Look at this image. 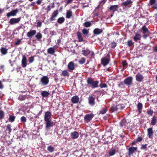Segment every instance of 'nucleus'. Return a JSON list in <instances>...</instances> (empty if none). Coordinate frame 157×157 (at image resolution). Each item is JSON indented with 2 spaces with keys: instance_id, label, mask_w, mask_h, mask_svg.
<instances>
[{
  "instance_id": "obj_1",
  "label": "nucleus",
  "mask_w": 157,
  "mask_h": 157,
  "mask_svg": "<svg viewBox=\"0 0 157 157\" xmlns=\"http://www.w3.org/2000/svg\"><path fill=\"white\" fill-rule=\"evenodd\" d=\"M87 85L89 86H91L93 88H95L98 86L99 81H94L92 79L89 78L87 80Z\"/></svg>"
},
{
  "instance_id": "obj_2",
  "label": "nucleus",
  "mask_w": 157,
  "mask_h": 157,
  "mask_svg": "<svg viewBox=\"0 0 157 157\" xmlns=\"http://www.w3.org/2000/svg\"><path fill=\"white\" fill-rule=\"evenodd\" d=\"M110 61V55L109 54H107L106 57L102 58L101 59V63L104 66L107 65Z\"/></svg>"
},
{
  "instance_id": "obj_3",
  "label": "nucleus",
  "mask_w": 157,
  "mask_h": 157,
  "mask_svg": "<svg viewBox=\"0 0 157 157\" xmlns=\"http://www.w3.org/2000/svg\"><path fill=\"white\" fill-rule=\"evenodd\" d=\"M40 82L42 85H47L49 82V78L47 76H43L40 79Z\"/></svg>"
},
{
  "instance_id": "obj_4",
  "label": "nucleus",
  "mask_w": 157,
  "mask_h": 157,
  "mask_svg": "<svg viewBox=\"0 0 157 157\" xmlns=\"http://www.w3.org/2000/svg\"><path fill=\"white\" fill-rule=\"evenodd\" d=\"M95 98L94 97V95L90 94L88 98V101L89 104L91 106H93L95 104Z\"/></svg>"
},
{
  "instance_id": "obj_5",
  "label": "nucleus",
  "mask_w": 157,
  "mask_h": 157,
  "mask_svg": "<svg viewBox=\"0 0 157 157\" xmlns=\"http://www.w3.org/2000/svg\"><path fill=\"white\" fill-rule=\"evenodd\" d=\"M58 48L57 45L54 46L53 47H50L47 50L48 53L51 55L53 54Z\"/></svg>"
},
{
  "instance_id": "obj_6",
  "label": "nucleus",
  "mask_w": 157,
  "mask_h": 157,
  "mask_svg": "<svg viewBox=\"0 0 157 157\" xmlns=\"http://www.w3.org/2000/svg\"><path fill=\"white\" fill-rule=\"evenodd\" d=\"M94 115L92 113L88 114H86L84 117L85 121L88 122L94 117Z\"/></svg>"
},
{
  "instance_id": "obj_7",
  "label": "nucleus",
  "mask_w": 157,
  "mask_h": 157,
  "mask_svg": "<svg viewBox=\"0 0 157 157\" xmlns=\"http://www.w3.org/2000/svg\"><path fill=\"white\" fill-rule=\"evenodd\" d=\"M149 5L154 9H157V0H150Z\"/></svg>"
},
{
  "instance_id": "obj_8",
  "label": "nucleus",
  "mask_w": 157,
  "mask_h": 157,
  "mask_svg": "<svg viewBox=\"0 0 157 157\" xmlns=\"http://www.w3.org/2000/svg\"><path fill=\"white\" fill-rule=\"evenodd\" d=\"M133 2L131 0H127L122 3V6H127L129 8L131 7Z\"/></svg>"
},
{
  "instance_id": "obj_9",
  "label": "nucleus",
  "mask_w": 157,
  "mask_h": 157,
  "mask_svg": "<svg viewBox=\"0 0 157 157\" xmlns=\"http://www.w3.org/2000/svg\"><path fill=\"white\" fill-rule=\"evenodd\" d=\"M21 19V17L17 18H12L10 19L9 21V23L11 25L17 23L20 21Z\"/></svg>"
},
{
  "instance_id": "obj_10",
  "label": "nucleus",
  "mask_w": 157,
  "mask_h": 157,
  "mask_svg": "<svg viewBox=\"0 0 157 157\" xmlns=\"http://www.w3.org/2000/svg\"><path fill=\"white\" fill-rule=\"evenodd\" d=\"M135 77L136 80L139 82H142L144 78L143 75L139 73L136 75Z\"/></svg>"
},
{
  "instance_id": "obj_11",
  "label": "nucleus",
  "mask_w": 157,
  "mask_h": 157,
  "mask_svg": "<svg viewBox=\"0 0 157 157\" xmlns=\"http://www.w3.org/2000/svg\"><path fill=\"white\" fill-rule=\"evenodd\" d=\"M132 81V77H129L124 79V83L125 84L129 85L131 84Z\"/></svg>"
},
{
  "instance_id": "obj_12",
  "label": "nucleus",
  "mask_w": 157,
  "mask_h": 157,
  "mask_svg": "<svg viewBox=\"0 0 157 157\" xmlns=\"http://www.w3.org/2000/svg\"><path fill=\"white\" fill-rule=\"evenodd\" d=\"M147 136L149 138L152 139L154 134V132L152 128H149L147 129Z\"/></svg>"
},
{
  "instance_id": "obj_13",
  "label": "nucleus",
  "mask_w": 157,
  "mask_h": 157,
  "mask_svg": "<svg viewBox=\"0 0 157 157\" xmlns=\"http://www.w3.org/2000/svg\"><path fill=\"white\" fill-rule=\"evenodd\" d=\"M21 65L23 67H25L27 65V58L25 56H22V58L21 60Z\"/></svg>"
},
{
  "instance_id": "obj_14",
  "label": "nucleus",
  "mask_w": 157,
  "mask_h": 157,
  "mask_svg": "<svg viewBox=\"0 0 157 157\" xmlns=\"http://www.w3.org/2000/svg\"><path fill=\"white\" fill-rule=\"evenodd\" d=\"M18 11V10L17 9L12 10L10 12L7 13L6 16L8 17L11 16H14L17 14Z\"/></svg>"
},
{
  "instance_id": "obj_15",
  "label": "nucleus",
  "mask_w": 157,
  "mask_h": 157,
  "mask_svg": "<svg viewBox=\"0 0 157 157\" xmlns=\"http://www.w3.org/2000/svg\"><path fill=\"white\" fill-rule=\"evenodd\" d=\"M51 116L52 113L51 112L48 111L45 112L44 117V121L49 120L51 118Z\"/></svg>"
},
{
  "instance_id": "obj_16",
  "label": "nucleus",
  "mask_w": 157,
  "mask_h": 157,
  "mask_svg": "<svg viewBox=\"0 0 157 157\" xmlns=\"http://www.w3.org/2000/svg\"><path fill=\"white\" fill-rule=\"evenodd\" d=\"M141 37V35L140 34V31L138 30L135 36L133 37V40L135 42L140 40Z\"/></svg>"
},
{
  "instance_id": "obj_17",
  "label": "nucleus",
  "mask_w": 157,
  "mask_h": 157,
  "mask_svg": "<svg viewBox=\"0 0 157 157\" xmlns=\"http://www.w3.org/2000/svg\"><path fill=\"white\" fill-rule=\"evenodd\" d=\"M46 122V128H49L51 127H52L54 125V123L52 121L50 120L45 121Z\"/></svg>"
},
{
  "instance_id": "obj_18",
  "label": "nucleus",
  "mask_w": 157,
  "mask_h": 157,
  "mask_svg": "<svg viewBox=\"0 0 157 157\" xmlns=\"http://www.w3.org/2000/svg\"><path fill=\"white\" fill-rule=\"evenodd\" d=\"M67 68L71 71L74 70L75 68V63L72 61L70 62L68 64Z\"/></svg>"
},
{
  "instance_id": "obj_19",
  "label": "nucleus",
  "mask_w": 157,
  "mask_h": 157,
  "mask_svg": "<svg viewBox=\"0 0 157 157\" xmlns=\"http://www.w3.org/2000/svg\"><path fill=\"white\" fill-rule=\"evenodd\" d=\"M118 8L119 7L118 5H114L111 6L109 9L110 11L114 13L115 11L117 10Z\"/></svg>"
},
{
  "instance_id": "obj_20",
  "label": "nucleus",
  "mask_w": 157,
  "mask_h": 157,
  "mask_svg": "<svg viewBox=\"0 0 157 157\" xmlns=\"http://www.w3.org/2000/svg\"><path fill=\"white\" fill-rule=\"evenodd\" d=\"M36 33V31L35 30H31L27 34V36L31 38L33 36H34Z\"/></svg>"
},
{
  "instance_id": "obj_21",
  "label": "nucleus",
  "mask_w": 157,
  "mask_h": 157,
  "mask_svg": "<svg viewBox=\"0 0 157 157\" xmlns=\"http://www.w3.org/2000/svg\"><path fill=\"white\" fill-rule=\"evenodd\" d=\"M79 98L77 96L73 97L71 99V102L74 104L78 103L79 101Z\"/></svg>"
},
{
  "instance_id": "obj_22",
  "label": "nucleus",
  "mask_w": 157,
  "mask_h": 157,
  "mask_svg": "<svg viewBox=\"0 0 157 157\" xmlns=\"http://www.w3.org/2000/svg\"><path fill=\"white\" fill-rule=\"evenodd\" d=\"M78 133L77 132L74 131L71 133V136L73 139H77L78 137Z\"/></svg>"
},
{
  "instance_id": "obj_23",
  "label": "nucleus",
  "mask_w": 157,
  "mask_h": 157,
  "mask_svg": "<svg viewBox=\"0 0 157 157\" xmlns=\"http://www.w3.org/2000/svg\"><path fill=\"white\" fill-rule=\"evenodd\" d=\"M90 51L88 49L83 50L82 51V54L85 56H87L90 53Z\"/></svg>"
},
{
  "instance_id": "obj_24",
  "label": "nucleus",
  "mask_w": 157,
  "mask_h": 157,
  "mask_svg": "<svg viewBox=\"0 0 157 157\" xmlns=\"http://www.w3.org/2000/svg\"><path fill=\"white\" fill-rule=\"evenodd\" d=\"M141 31L144 34L150 33L148 29L145 26H144L142 27L141 28Z\"/></svg>"
},
{
  "instance_id": "obj_25",
  "label": "nucleus",
  "mask_w": 157,
  "mask_h": 157,
  "mask_svg": "<svg viewBox=\"0 0 157 157\" xmlns=\"http://www.w3.org/2000/svg\"><path fill=\"white\" fill-rule=\"evenodd\" d=\"M137 150V147H131L128 149V155H130L132 154L135 151H136Z\"/></svg>"
},
{
  "instance_id": "obj_26",
  "label": "nucleus",
  "mask_w": 157,
  "mask_h": 157,
  "mask_svg": "<svg viewBox=\"0 0 157 157\" xmlns=\"http://www.w3.org/2000/svg\"><path fill=\"white\" fill-rule=\"evenodd\" d=\"M58 14V12L57 10L54 11L50 18V20L51 21L55 20V18L57 16Z\"/></svg>"
},
{
  "instance_id": "obj_27",
  "label": "nucleus",
  "mask_w": 157,
  "mask_h": 157,
  "mask_svg": "<svg viewBox=\"0 0 157 157\" xmlns=\"http://www.w3.org/2000/svg\"><path fill=\"white\" fill-rule=\"evenodd\" d=\"M103 32L102 29L98 28L95 29L93 31L95 35H99L101 33Z\"/></svg>"
},
{
  "instance_id": "obj_28",
  "label": "nucleus",
  "mask_w": 157,
  "mask_h": 157,
  "mask_svg": "<svg viewBox=\"0 0 157 157\" xmlns=\"http://www.w3.org/2000/svg\"><path fill=\"white\" fill-rule=\"evenodd\" d=\"M77 35L79 42H81L83 41L82 34L80 32H78Z\"/></svg>"
},
{
  "instance_id": "obj_29",
  "label": "nucleus",
  "mask_w": 157,
  "mask_h": 157,
  "mask_svg": "<svg viewBox=\"0 0 157 157\" xmlns=\"http://www.w3.org/2000/svg\"><path fill=\"white\" fill-rule=\"evenodd\" d=\"M137 107L139 113H141V110L143 108L142 104L141 103L139 102L138 103Z\"/></svg>"
},
{
  "instance_id": "obj_30",
  "label": "nucleus",
  "mask_w": 157,
  "mask_h": 157,
  "mask_svg": "<svg viewBox=\"0 0 157 157\" xmlns=\"http://www.w3.org/2000/svg\"><path fill=\"white\" fill-rule=\"evenodd\" d=\"M72 16V13L71 11L70 10H67L66 13V17L69 19L71 18Z\"/></svg>"
},
{
  "instance_id": "obj_31",
  "label": "nucleus",
  "mask_w": 157,
  "mask_h": 157,
  "mask_svg": "<svg viewBox=\"0 0 157 157\" xmlns=\"http://www.w3.org/2000/svg\"><path fill=\"white\" fill-rule=\"evenodd\" d=\"M49 94L50 93L46 91H42L41 92V96L43 98L48 97Z\"/></svg>"
},
{
  "instance_id": "obj_32",
  "label": "nucleus",
  "mask_w": 157,
  "mask_h": 157,
  "mask_svg": "<svg viewBox=\"0 0 157 157\" xmlns=\"http://www.w3.org/2000/svg\"><path fill=\"white\" fill-rule=\"evenodd\" d=\"M157 121V120L156 117L154 116L151 118V124L152 125H154L156 124Z\"/></svg>"
},
{
  "instance_id": "obj_33",
  "label": "nucleus",
  "mask_w": 157,
  "mask_h": 157,
  "mask_svg": "<svg viewBox=\"0 0 157 157\" xmlns=\"http://www.w3.org/2000/svg\"><path fill=\"white\" fill-rule=\"evenodd\" d=\"M0 52L2 54L5 55L7 53V49L4 47H2Z\"/></svg>"
},
{
  "instance_id": "obj_34",
  "label": "nucleus",
  "mask_w": 157,
  "mask_h": 157,
  "mask_svg": "<svg viewBox=\"0 0 157 157\" xmlns=\"http://www.w3.org/2000/svg\"><path fill=\"white\" fill-rule=\"evenodd\" d=\"M35 37L38 40H40L42 37V35L40 32H39L36 35Z\"/></svg>"
},
{
  "instance_id": "obj_35",
  "label": "nucleus",
  "mask_w": 157,
  "mask_h": 157,
  "mask_svg": "<svg viewBox=\"0 0 157 157\" xmlns=\"http://www.w3.org/2000/svg\"><path fill=\"white\" fill-rule=\"evenodd\" d=\"M55 4L54 2L52 3L51 4V6H48L46 10L48 11H50L51 9L55 7Z\"/></svg>"
},
{
  "instance_id": "obj_36",
  "label": "nucleus",
  "mask_w": 157,
  "mask_h": 157,
  "mask_svg": "<svg viewBox=\"0 0 157 157\" xmlns=\"http://www.w3.org/2000/svg\"><path fill=\"white\" fill-rule=\"evenodd\" d=\"M61 75L64 76H68L69 75V74L67 70H64L62 71Z\"/></svg>"
},
{
  "instance_id": "obj_37",
  "label": "nucleus",
  "mask_w": 157,
  "mask_h": 157,
  "mask_svg": "<svg viewBox=\"0 0 157 157\" xmlns=\"http://www.w3.org/2000/svg\"><path fill=\"white\" fill-rule=\"evenodd\" d=\"M111 109L112 112H113L114 111L117 110L118 109L117 107V105H113Z\"/></svg>"
},
{
  "instance_id": "obj_38",
  "label": "nucleus",
  "mask_w": 157,
  "mask_h": 157,
  "mask_svg": "<svg viewBox=\"0 0 157 157\" xmlns=\"http://www.w3.org/2000/svg\"><path fill=\"white\" fill-rule=\"evenodd\" d=\"M116 150L115 149H111L109 151V154L111 156L114 155L116 153Z\"/></svg>"
},
{
  "instance_id": "obj_39",
  "label": "nucleus",
  "mask_w": 157,
  "mask_h": 157,
  "mask_svg": "<svg viewBox=\"0 0 157 157\" xmlns=\"http://www.w3.org/2000/svg\"><path fill=\"white\" fill-rule=\"evenodd\" d=\"M65 21L64 18L63 17H61L59 18L57 20V22L58 23L61 24L63 23Z\"/></svg>"
},
{
  "instance_id": "obj_40",
  "label": "nucleus",
  "mask_w": 157,
  "mask_h": 157,
  "mask_svg": "<svg viewBox=\"0 0 157 157\" xmlns=\"http://www.w3.org/2000/svg\"><path fill=\"white\" fill-rule=\"evenodd\" d=\"M11 125L10 124H8L6 127V130L9 132V133H10L11 132L12 129L11 128Z\"/></svg>"
},
{
  "instance_id": "obj_41",
  "label": "nucleus",
  "mask_w": 157,
  "mask_h": 157,
  "mask_svg": "<svg viewBox=\"0 0 157 157\" xmlns=\"http://www.w3.org/2000/svg\"><path fill=\"white\" fill-rule=\"evenodd\" d=\"M26 98V96L22 95H20L18 97V99L20 101H23Z\"/></svg>"
},
{
  "instance_id": "obj_42",
  "label": "nucleus",
  "mask_w": 157,
  "mask_h": 157,
  "mask_svg": "<svg viewBox=\"0 0 157 157\" xmlns=\"http://www.w3.org/2000/svg\"><path fill=\"white\" fill-rule=\"evenodd\" d=\"M15 117L13 115H10L9 118V120L11 122H13L15 119Z\"/></svg>"
},
{
  "instance_id": "obj_43",
  "label": "nucleus",
  "mask_w": 157,
  "mask_h": 157,
  "mask_svg": "<svg viewBox=\"0 0 157 157\" xmlns=\"http://www.w3.org/2000/svg\"><path fill=\"white\" fill-rule=\"evenodd\" d=\"M107 111V108L105 107L104 108H103L100 112V113L101 114H104Z\"/></svg>"
},
{
  "instance_id": "obj_44",
  "label": "nucleus",
  "mask_w": 157,
  "mask_h": 157,
  "mask_svg": "<svg viewBox=\"0 0 157 157\" xmlns=\"http://www.w3.org/2000/svg\"><path fill=\"white\" fill-rule=\"evenodd\" d=\"M83 25L86 27H89L91 26V24L90 21H86L83 24Z\"/></svg>"
},
{
  "instance_id": "obj_45",
  "label": "nucleus",
  "mask_w": 157,
  "mask_h": 157,
  "mask_svg": "<svg viewBox=\"0 0 157 157\" xmlns=\"http://www.w3.org/2000/svg\"><path fill=\"white\" fill-rule=\"evenodd\" d=\"M48 150L50 152H53L54 150V148L51 146H48L47 148Z\"/></svg>"
},
{
  "instance_id": "obj_46",
  "label": "nucleus",
  "mask_w": 157,
  "mask_h": 157,
  "mask_svg": "<svg viewBox=\"0 0 157 157\" xmlns=\"http://www.w3.org/2000/svg\"><path fill=\"white\" fill-rule=\"evenodd\" d=\"M82 33L84 35H87L89 33V30L83 29L82 30Z\"/></svg>"
},
{
  "instance_id": "obj_47",
  "label": "nucleus",
  "mask_w": 157,
  "mask_h": 157,
  "mask_svg": "<svg viewBox=\"0 0 157 157\" xmlns=\"http://www.w3.org/2000/svg\"><path fill=\"white\" fill-rule=\"evenodd\" d=\"M153 111L151 109H148L147 113L149 115L152 116L153 113Z\"/></svg>"
},
{
  "instance_id": "obj_48",
  "label": "nucleus",
  "mask_w": 157,
  "mask_h": 157,
  "mask_svg": "<svg viewBox=\"0 0 157 157\" xmlns=\"http://www.w3.org/2000/svg\"><path fill=\"white\" fill-rule=\"evenodd\" d=\"M34 60V57L33 56H31L29 58V63H33Z\"/></svg>"
},
{
  "instance_id": "obj_49",
  "label": "nucleus",
  "mask_w": 157,
  "mask_h": 157,
  "mask_svg": "<svg viewBox=\"0 0 157 157\" xmlns=\"http://www.w3.org/2000/svg\"><path fill=\"white\" fill-rule=\"evenodd\" d=\"M86 61V59L84 58H82L79 61V62L80 64H83Z\"/></svg>"
},
{
  "instance_id": "obj_50",
  "label": "nucleus",
  "mask_w": 157,
  "mask_h": 157,
  "mask_svg": "<svg viewBox=\"0 0 157 157\" xmlns=\"http://www.w3.org/2000/svg\"><path fill=\"white\" fill-rule=\"evenodd\" d=\"M21 122L25 123L26 122V119L25 117L22 116L21 118Z\"/></svg>"
},
{
  "instance_id": "obj_51",
  "label": "nucleus",
  "mask_w": 157,
  "mask_h": 157,
  "mask_svg": "<svg viewBox=\"0 0 157 157\" xmlns=\"http://www.w3.org/2000/svg\"><path fill=\"white\" fill-rule=\"evenodd\" d=\"M4 116V113L3 112L2 110H0V119L3 118Z\"/></svg>"
},
{
  "instance_id": "obj_52",
  "label": "nucleus",
  "mask_w": 157,
  "mask_h": 157,
  "mask_svg": "<svg viewBox=\"0 0 157 157\" xmlns=\"http://www.w3.org/2000/svg\"><path fill=\"white\" fill-rule=\"evenodd\" d=\"M106 84L105 83H101L100 85V86L101 88H105L107 87Z\"/></svg>"
},
{
  "instance_id": "obj_53",
  "label": "nucleus",
  "mask_w": 157,
  "mask_h": 157,
  "mask_svg": "<svg viewBox=\"0 0 157 157\" xmlns=\"http://www.w3.org/2000/svg\"><path fill=\"white\" fill-rule=\"evenodd\" d=\"M128 45L129 46H132L133 44V43L131 40H128L127 42Z\"/></svg>"
},
{
  "instance_id": "obj_54",
  "label": "nucleus",
  "mask_w": 157,
  "mask_h": 157,
  "mask_svg": "<svg viewBox=\"0 0 157 157\" xmlns=\"http://www.w3.org/2000/svg\"><path fill=\"white\" fill-rule=\"evenodd\" d=\"M147 144H142L141 146V149L145 150L146 149L147 147Z\"/></svg>"
},
{
  "instance_id": "obj_55",
  "label": "nucleus",
  "mask_w": 157,
  "mask_h": 157,
  "mask_svg": "<svg viewBox=\"0 0 157 157\" xmlns=\"http://www.w3.org/2000/svg\"><path fill=\"white\" fill-rule=\"evenodd\" d=\"M116 45L117 43L114 42H113L111 43V47L112 48H114Z\"/></svg>"
},
{
  "instance_id": "obj_56",
  "label": "nucleus",
  "mask_w": 157,
  "mask_h": 157,
  "mask_svg": "<svg viewBox=\"0 0 157 157\" xmlns=\"http://www.w3.org/2000/svg\"><path fill=\"white\" fill-rule=\"evenodd\" d=\"M117 107L118 109H123L124 107L123 105L122 104H119L118 105H117Z\"/></svg>"
},
{
  "instance_id": "obj_57",
  "label": "nucleus",
  "mask_w": 157,
  "mask_h": 157,
  "mask_svg": "<svg viewBox=\"0 0 157 157\" xmlns=\"http://www.w3.org/2000/svg\"><path fill=\"white\" fill-rule=\"evenodd\" d=\"M42 25V22L41 21H39L37 22V27H41Z\"/></svg>"
},
{
  "instance_id": "obj_58",
  "label": "nucleus",
  "mask_w": 157,
  "mask_h": 157,
  "mask_svg": "<svg viewBox=\"0 0 157 157\" xmlns=\"http://www.w3.org/2000/svg\"><path fill=\"white\" fill-rule=\"evenodd\" d=\"M126 123L125 121L124 120H122L121 121L120 123V125L121 126H123V125H125V123Z\"/></svg>"
},
{
  "instance_id": "obj_59",
  "label": "nucleus",
  "mask_w": 157,
  "mask_h": 157,
  "mask_svg": "<svg viewBox=\"0 0 157 157\" xmlns=\"http://www.w3.org/2000/svg\"><path fill=\"white\" fill-rule=\"evenodd\" d=\"M142 140V138L141 137H139L136 139V142L141 141Z\"/></svg>"
},
{
  "instance_id": "obj_60",
  "label": "nucleus",
  "mask_w": 157,
  "mask_h": 157,
  "mask_svg": "<svg viewBox=\"0 0 157 157\" xmlns=\"http://www.w3.org/2000/svg\"><path fill=\"white\" fill-rule=\"evenodd\" d=\"M127 63L126 62V61L125 60L123 61L122 63V65L123 67H125L127 65Z\"/></svg>"
},
{
  "instance_id": "obj_61",
  "label": "nucleus",
  "mask_w": 157,
  "mask_h": 157,
  "mask_svg": "<svg viewBox=\"0 0 157 157\" xmlns=\"http://www.w3.org/2000/svg\"><path fill=\"white\" fill-rule=\"evenodd\" d=\"M4 87L3 84H2V81L0 80V89H2Z\"/></svg>"
},
{
  "instance_id": "obj_62",
  "label": "nucleus",
  "mask_w": 157,
  "mask_h": 157,
  "mask_svg": "<svg viewBox=\"0 0 157 157\" xmlns=\"http://www.w3.org/2000/svg\"><path fill=\"white\" fill-rule=\"evenodd\" d=\"M21 41L20 40H18L15 43V44L16 45H19L20 44Z\"/></svg>"
},
{
  "instance_id": "obj_63",
  "label": "nucleus",
  "mask_w": 157,
  "mask_h": 157,
  "mask_svg": "<svg viewBox=\"0 0 157 157\" xmlns=\"http://www.w3.org/2000/svg\"><path fill=\"white\" fill-rule=\"evenodd\" d=\"M149 34H144L143 36L144 38L145 39L149 36Z\"/></svg>"
},
{
  "instance_id": "obj_64",
  "label": "nucleus",
  "mask_w": 157,
  "mask_h": 157,
  "mask_svg": "<svg viewBox=\"0 0 157 157\" xmlns=\"http://www.w3.org/2000/svg\"><path fill=\"white\" fill-rule=\"evenodd\" d=\"M73 0H67V4H68L71 3Z\"/></svg>"
}]
</instances>
